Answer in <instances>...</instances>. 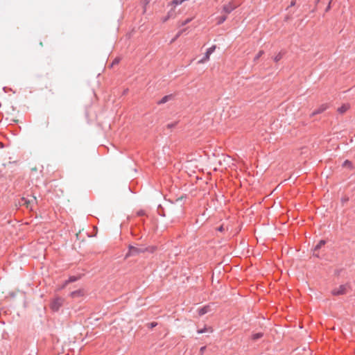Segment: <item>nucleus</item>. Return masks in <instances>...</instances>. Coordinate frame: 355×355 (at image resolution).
<instances>
[{"instance_id":"nucleus-1","label":"nucleus","mask_w":355,"mask_h":355,"mask_svg":"<svg viewBox=\"0 0 355 355\" xmlns=\"http://www.w3.org/2000/svg\"><path fill=\"white\" fill-rule=\"evenodd\" d=\"M63 302L64 300L62 298L59 297H55L51 302V309L54 311H58L62 306Z\"/></svg>"},{"instance_id":"nucleus-2","label":"nucleus","mask_w":355,"mask_h":355,"mask_svg":"<svg viewBox=\"0 0 355 355\" xmlns=\"http://www.w3.org/2000/svg\"><path fill=\"white\" fill-rule=\"evenodd\" d=\"M215 49H216L215 45L209 48L207 50L204 57L198 62V64H203L205 62L208 61L209 60V57H210L211 54L215 51Z\"/></svg>"},{"instance_id":"nucleus-3","label":"nucleus","mask_w":355,"mask_h":355,"mask_svg":"<svg viewBox=\"0 0 355 355\" xmlns=\"http://www.w3.org/2000/svg\"><path fill=\"white\" fill-rule=\"evenodd\" d=\"M146 251L145 248H138L134 246H130L129 247V251L128 254H126V257L129 256H135L139 253L144 252Z\"/></svg>"},{"instance_id":"nucleus-4","label":"nucleus","mask_w":355,"mask_h":355,"mask_svg":"<svg viewBox=\"0 0 355 355\" xmlns=\"http://www.w3.org/2000/svg\"><path fill=\"white\" fill-rule=\"evenodd\" d=\"M347 286L345 285H340L338 288H336L332 291V294L335 295H343L346 293Z\"/></svg>"},{"instance_id":"nucleus-5","label":"nucleus","mask_w":355,"mask_h":355,"mask_svg":"<svg viewBox=\"0 0 355 355\" xmlns=\"http://www.w3.org/2000/svg\"><path fill=\"white\" fill-rule=\"evenodd\" d=\"M327 107H328V106L326 104L321 105L317 110H315L313 112V114L315 115V114H320V113L323 112L324 110H326L327 109Z\"/></svg>"},{"instance_id":"nucleus-6","label":"nucleus","mask_w":355,"mask_h":355,"mask_svg":"<svg viewBox=\"0 0 355 355\" xmlns=\"http://www.w3.org/2000/svg\"><path fill=\"white\" fill-rule=\"evenodd\" d=\"M236 8V6H235V5H232V4H229V5L224 6V7H223V10H224V11H225L226 13H230V12H231L234 9H235Z\"/></svg>"},{"instance_id":"nucleus-7","label":"nucleus","mask_w":355,"mask_h":355,"mask_svg":"<svg viewBox=\"0 0 355 355\" xmlns=\"http://www.w3.org/2000/svg\"><path fill=\"white\" fill-rule=\"evenodd\" d=\"M31 203V201L26 200L25 198H22L21 199V202H19L20 205H25L27 208L31 209V207L30 206Z\"/></svg>"},{"instance_id":"nucleus-8","label":"nucleus","mask_w":355,"mask_h":355,"mask_svg":"<svg viewBox=\"0 0 355 355\" xmlns=\"http://www.w3.org/2000/svg\"><path fill=\"white\" fill-rule=\"evenodd\" d=\"M209 311V306H205L200 309H198V315H203L205 313H208Z\"/></svg>"},{"instance_id":"nucleus-9","label":"nucleus","mask_w":355,"mask_h":355,"mask_svg":"<svg viewBox=\"0 0 355 355\" xmlns=\"http://www.w3.org/2000/svg\"><path fill=\"white\" fill-rule=\"evenodd\" d=\"M349 108V105L348 104H344L340 107L338 108V112L340 114L345 113Z\"/></svg>"},{"instance_id":"nucleus-10","label":"nucleus","mask_w":355,"mask_h":355,"mask_svg":"<svg viewBox=\"0 0 355 355\" xmlns=\"http://www.w3.org/2000/svg\"><path fill=\"white\" fill-rule=\"evenodd\" d=\"M205 332L211 333V332H213V329L211 327H205L203 329L198 330V334H203V333H205Z\"/></svg>"},{"instance_id":"nucleus-11","label":"nucleus","mask_w":355,"mask_h":355,"mask_svg":"<svg viewBox=\"0 0 355 355\" xmlns=\"http://www.w3.org/2000/svg\"><path fill=\"white\" fill-rule=\"evenodd\" d=\"M83 295V291L80 290H78L76 291H73L71 293V296L72 297H76Z\"/></svg>"},{"instance_id":"nucleus-12","label":"nucleus","mask_w":355,"mask_h":355,"mask_svg":"<svg viewBox=\"0 0 355 355\" xmlns=\"http://www.w3.org/2000/svg\"><path fill=\"white\" fill-rule=\"evenodd\" d=\"M262 336H263V334L262 333L254 334L252 336V339L254 340H257L259 338H261Z\"/></svg>"},{"instance_id":"nucleus-13","label":"nucleus","mask_w":355,"mask_h":355,"mask_svg":"<svg viewBox=\"0 0 355 355\" xmlns=\"http://www.w3.org/2000/svg\"><path fill=\"white\" fill-rule=\"evenodd\" d=\"M324 243H325V241H323V240H321V241H320V242L316 245V246H315V250H316L320 249L322 245H324Z\"/></svg>"},{"instance_id":"nucleus-14","label":"nucleus","mask_w":355,"mask_h":355,"mask_svg":"<svg viewBox=\"0 0 355 355\" xmlns=\"http://www.w3.org/2000/svg\"><path fill=\"white\" fill-rule=\"evenodd\" d=\"M184 0H173L172 4L177 6L181 4Z\"/></svg>"},{"instance_id":"nucleus-15","label":"nucleus","mask_w":355,"mask_h":355,"mask_svg":"<svg viewBox=\"0 0 355 355\" xmlns=\"http://www.w3.org/2000/svg\"><path fill=\"white\" fill-rule=\"evenodd\" d=\"M263 54V51H260L257 55L255 56L254 58V61H257L259 59V58Z\"/></svg>"},{"instance_id":"nucleus-16","label":"nucleus","mask_w":355,"mask_h":355,"mask_svg":"<svg viewBox=\"0 0 355 355\" xmlns=\"http://www.w3.org/2000/svg\"><path fill=\"white\" fill-rule=\"evenodd\" d=\"M226 18H227L226 16H223V17H220L218 19V24H222L223 22H224L226 20Z\"/></svg>"},{"instance_id":"nucleus-17","label":"nucleus","mask_w":355,"mask_h":355,"mask_svg":"<svg viewBox=\"0 0 355 355\" xmlns=\"http://www.w3.org/2000/svg\"><path fill=\"white\" fill-rule=\"evenodd\" d=\"M157 325V323L156 322H151L148 324L149 327L150 328H153L154 327H155Z\"/></svg>"},{"instance_id":"nucleus-18","label":"nucleus","mask_w":355,"mask_h":355,"mask_svg":"<svg viewBox=\"0 0 355 355\" xmlns=\"http://www.w3.org/2000/svg\"><path fill=\"white\" fill-rule=\"evenodd\" d=\"M167 98H168V96H164L162 101H161V103H166L167 101Z\"/></svg>"},{"instance_id":"nucleus-19","label":"nucleus","mask_w":355,"mask_h":355,"mask_svg":"<svg viewBox=\"0 0 355 355\" xmlns=\"http://www.w3.org/2000/svg\"><path fill=\"white\" fill-rule=\"evenodd\" d=\"M344 166H349L351 165V162L348 160H346L344 164H343Z\"/></svg>"},{"instance_id":"nucleus-20","label":"nucleus","mask_w":355,"mask_h":355,"mask_svg":"<svg viewBox=\"0 0 355 355\" xmlns=\"http://www.w3.org/2000/svg\"><path fill=\"white\" fill-rule=\"evenodd\" d=\"M331 8V1L329 2V5L327 6L326 8V11H329Z\"/></svg>"},{"instance_id":"nucleus-21","label":"nucleus","mask_w":355,"mask_h":355,"mask_svg":"<svg viewBox=\"0 0 355 355\" xmlns=\"http://www.w3.org/2000/svg\"><path fill=\"white\" fill-rule=\"evenodd\" d=\"M281 57L277 55L275 58V62H278L279 60H280Z\"/></svg>"},{"instance_id":"nucleus-22","label":"nucleus","mask_w":355,"mask_h":355,"mask_svg":"<svg viewBox=\"0 0 355 355\" xmlns=\"http://www.w3.org/2000/svg\"><path fill=\"white\" fill-rule=\"evenodd\" d=\"M31 171H37V168L36 167H33V168H31Z\"/></svg>"},{"instance_id":"nucleus-23","label":"nucleus","mask_w":355,"mask_h":355,"mask_svg":"<svg viewBox=\"0 0 355 355\" xmlns=\"http://www.w3.org/2000/svg\"><path fill=\"white\" fill-rule=\"evenodd\" d=\"M218 230H219L220 232L223 231V225H221V226L218 228Z\"/></svg>"},{"instance_id":"nucleus-24","label":"nucleus","mask_w":355,"mask_h":355,"mask_svg":"<svg viewBox=\"0 0 355 355\" xmlns=\"http://www.w3.org/2000/svg\"><path fill=\"white\" fill-rule=\"evenodd\" d=\"M33 201H34V202H37V198H36V197H35V196H33Z\"/></svg>"},{"instance_id":"nucleus-25","label":"nucleus","mask_w":355,"mask_h":355,"mask_svg":"<svg viewBox=\"0 0 355 355\" xmlns=\"http://www.w3.org/2000/svg\"><path fill=\"white\" fill-rule=\"evenodd\" d=\"M204 348H205V347H202V348L200 349V350H201V351H204Z\"/></svg>"},{"instance_id":"nucleus-26","label":"nucleus","mask_w":355,"mask_h":355,"mask_svg":"<svg viewBox=\"0 0 355 355\" xmlns=\"http://www.w3.org/2000/svg\"><path fill=\"white\" fill-rule=\"evenodd\" d=\"M318 1H319L320 0H317Z\"/></svg>"}]
</instances>
